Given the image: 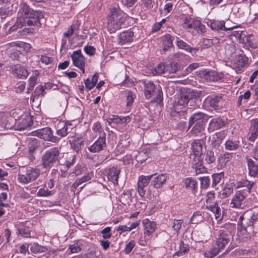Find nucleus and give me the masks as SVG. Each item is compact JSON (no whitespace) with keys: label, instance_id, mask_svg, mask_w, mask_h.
Masks as SVG:
<instances>
[{"label":"nucleus","instance_id":"57","mask_svg":"<svg viewBox=\"0 0 258 258\" xmlns=\"http://www.w3.org/2000/svg\"><path fill=\"white\" fill-rule=\"evenodd\" d=\"M109 124L114 123H122V117L117 116H113L112 118H108L107 120Z\"/></svg>","mask_w":258,"mask_h":258},{"label":"nucleus","instance_id":"31","mask_svg":"<svg viewBox=\"0 0 258 258\" xmlns=\"http://www.w3.org/2000/svg\"><path fill=\"white\" fill-rule=\"evenodd\" d=\"M93 177V173L89 172L82 178L77 179L73 184L72 188L76 189L79 186L81 185L85 182H87L91 179Z\"/></svg>","mask_w":258,"mask_h":258},{"label":"nucleus","instance_id":"55","mask_svg":"<svg viewBox=\"0 0 258 258\" xmlns=\"http://www.w3.org/2000/svg\"><path fill=\"white\" fill-rule=\"evenodd\" d=\"M78 28V27L76 25H71L68 28L67 32L63 33V36L66 37H71L74 33L75 30Z\"/></svg>","mask_w":258,"mask_h":258},{"label":"nucleus","instance_id":"54","mask_svg":"<svg viewBox=\"0 0 258 258\" xmlns=\"http://www.w3.org/2000/svg\"><path fill=\"white\" fill-rule=\"evenodd\" d=\"M101 233L102 234V236L104 239L109 238L111 236V228L107 227L103 229Z\"/></svg>","mask_w":258,"mask_h":258},{"label":"nucleus","instance_id":"21","mask_svg":"<svg viewBox=\"0 0 258 258\" xmlns=\"http://www.w3.org/2000/svg\"><path fill=\"white\" fill-rule=\"evenodd\" d=\"M176 43L177 47L179 48L183 49L186 52L191 53L192 55L195 54L199 50V48L191 47L185 42L179 39V38H177Z\"/></svg>","mask_w":258,"mask_h":258},{"label":"nucleus","instance_id":"16","mask_svg":"<svg viewBox=\"0 0 258 258\" xmlns=\"http://www.w3.org/2000/svg\"><path fill=\"white\" fill-rule=\"evenodd\" d=\"M186 28H193L198 32L203 33L205 31V26L198 19H190L184 24Z\"/></svg>","mask_w":258,"mask_h":258},{"label":"nucleus","instance_id":"63","mask_svg":"<svg viewBox=\"0 0 258 258\" xmlns=\"http://www.w3.org/2000/svg\"><path fill=\"white\" fill-rule=\"evenodd\" d=\"M188 101L189 100L188 97L185 96H181L178 101V104L180 106H184L188 103Z\"/></svg>","mask_w":258,"mask_h":258},{"label":"nucleus","instance_id":"13","mask_svg":"<svg viewBox=\"0 0 258 258\" xmlns=\"http://www.w3.org/2000/svg\"><path fill=\"white\" fill-rule=\"evenodd\" d=\"M154 175L144 176L141 175L139 177L138 181V191L139 194L143 197L146 193V190L144 187H146L150 182L151 178L153 177Z\"/></svg>","mask_w":258,"mask_h":258},{"label":"nucleus","instance_id":"23","mask_svg":"<svg viewBox=\"0 0 258 258\" xmlns=\"http://www.w3.org/2000/svg\"><path fill=\"white\" fill-rule=\"evenodd\" d=\"M134 33L129 30L121 33L119 36V43L120 44H124L133 41Z\"/></svg>","mask_w":258,"mask_h":258},{"label":"nucleus","instance_id":"18","mask_svg":"<svg viewBox=\"0 0 258 258\" xmlns=\"http://www.w3.org/2000/svg\"><path fill=\"white\" fill-rule=\"evenodd\" d=\"M142 224L144 226V234L148 236L152 235V233L155 231L157 228L155 222L151 221L147 219L143 220Z\"/></svg>","mask_w":258,"mask_h":258},{"label":"nucleus","instance_id":"52","mask_svg":"<svg viewBox=\"0 0 258 258\" xmlns=\"http://www.w3.org/2000/svg\"><path fill=\"white\" fill-rule=\"evenodd\" d=\"M195 125L192 127L191 131L195 134L200 132L203 128L204 122L195 123Z\"/></svg>","mask_w":258,"mask_h":258},{"label":"nucleus","instance_id":"19","mask_svg":"<svg viewBox=\"0 0 258 258\" xmlns=\"http://www.w3.org/2000/svg\"><path fill=\"white\" fill-rule=\"evenodd\" d=\"M14 75L19 79H25L28 76L27 69L21 64L15 65L12 69Z\"/></svg>","mask_w":258,"mask_h":258},{"label":"nucleus","instance_id":"14","mask_svg":"<svg viewBox=\"0 0 258 258\" xmlns=\"http://www.w3.org/2000/svg\"><path fill=\"white\" fill-rule=\"evenodd\" d=\"M226 22L224 21L212 20L208 23V26L214 31L231 30L238 27L237 25H233L232 27H226Z\"/></svg>","mask_w":258,"mask_h":258},{"label":"nucleus","instance_id":"28","mask_svg":"<svg viewBox=\"0 0 258 258\" xmlns=\"http://www.w3.org/2000/svg\"><path fill=\"white\" fill-rule=\"evenodd\" d=\"M247 165L249 170V174L251 176L255 177L258 174V164L251 159L247 160Z\"/></svg>","mask_w":258,"mask_h":258},{"label":"nucleus","instance_id":"59","mask_svg":"<svg viewBox=\"0 0 258 258\" xmlns=\"http://www.w3.org/2000/svg\"><path fill=\"white\" fill-rule=\"evenodd\" d=\"M70 249L72 253H77L81 251V247L78 243H75L70 246Z\"/></svg>","mask_w":258,"mask_h":258},{"label":"nucleus","instance_id":"53","mask_svg":"<svg viewBox=\"0 0 258 258\" xmlns=\"http://www.w3.org/2000/svg\"><path fill=\"white\" fill-rule=\"evenodd\" d=\"M134 95L133 94V92L131 91L128 92L126 96L127 106H131L133 104L134 101Z\"/></svg>","mask_w":258,"mask_h":258},{"label":"nucleus","instance_id":"47","mask_svg":"<svg viewBox=\"0 0 258 258\" xmlns=\"http://www.w3.org/2000/svg\"><path fill=\"white\" fill-rule=\"evenodd\" d=\"M233 188L230 184H226L222 191V195L224 198L229 197L233 192Z\"/></svg>","mask_w":258,"mask_h":258},{"label":"nucleus","instance_id":"29","mask_svg":"<svg viewBox=\"0 0 258 258\" xmlns=\"http://www.w3.org/2000/svg\"><path fill=\"white\" fill-rule=\"evenodd\" d=\"M205 114L202 112H198L194 114L189 119L188 128L196 123H199L200 122H204Z\"/></svg>","mask_w":258,"mask_h":258},{"label":"nucleus","instance_id":"30","mask_svg":"<svg viewBox=\"0 0 258 258\" xmlns=\"http://www.w3.org/2000/svg\"><path fill=\"white\" fill-rule=\"evenodd\" d=\"M183 183L187 189L192 191H195L197 188V181L192 177H188L184 179Z\"/></svg>","mask_w":258,"mask_h":258},{"label":"nucleus","instance_id":"11","mask_svg":"<svg viewBox=\"0 0 258 258\" xmlns=\"http://www.w3.org/2000/svg\"><path fill=\"white\" fill-rule=\"evenodd\" d=\"M246 196V193L242 192L241 190L236 191L231 199L230 207L232 208H241Z\"/></svg>","mask_w":258,"mask_h":258},{"label":"nucleus","instance_id":"4","mask_svg":"<svg viewBox=\"0 0 258 258\" xmlns=\"http://www.w3.org/2000/svg\"><path fill=\"white\" fill-rule=\"evenodd\" d=\"M60 152L57 148L47 150L42 157V165L45 168L50 169L59 161Z\"/></svg>","mask_w":258,"mask_h":258},{"label":"nucleus","instance_id":"20","mask_svg":"<svg viewBox=\"0 0 258 258\" xmlns=\"http://www.w3.org/2000/svg\"><path fill=\"white\" fill-rule=\"evenodd\" d=\"M120 172V169L115 167H112L108 169L107 178L114 185L118 184V178Z\"/></svg>","mask_w":258,"mask_h":258},{"label":"nucleus","instance_id":"26","mask_svg":"<svg viewBox=\"0 0 258 258\" xmlns=\"http://www.w3.org/2000/svg\"><path fill=\"white\" fill-rule=\"evenodd\" d=\"M224 125V121L219 118H213L210 122L208 130L210 132H213L218 130Z\"/></svg>","mask_w":258,"mask_h":258},{"label":"nucleus","instance_id":"22","mask_svg":"<svg viewBox=\"0 0 258 258\" xmlns=\"http://www.w3.org/2000/svg\"><path fill=\"white\" fill-rule=\"evenodd\" d=\"M167 178L168 176L166 174H160L151 181V185L156 188H161L165 184Z\"/></svg>","mask_w":258,"mask_h":258},{"label":"nucleus","instance_id":"48","mask_svg":"<svg viewBox=\"0 0 258 258\" xmlns=\"http://www.w3.org/2000/svg\"><path fill=\"white\" fill-rule=\"evenodd\" d=\"M222 101V97L219 96H214L210 101V105L213 108H217L219 106V103Z\"/></svg>","mask_w":258,"mask_h":258},{"label":"nucleus","instance_id":"25","mask_svg":"<svg viewBox=\"0 0 258 258\" xmlns=\"http://www.w3.org/2000/svg\"><path fill=\"white\" fill-rule=\"evenodd\" d=\"M249 133L250 136L249 137V140L253 142L258 136V118H256L251 121Z\"/></svg>","mask_w":258,"mask_h":258},{"label":"nucleus","instance_id":"5","mask_svg":"<svg viewBox=\"0 0 258 258\" xmlns=\"http://www.w3.org/2000/svg\"><path fill=\"white\" fill-rule=\"evenodd\" d=\"M144 86V93L146 99H149L152 97L156 96L160 99L162 92L161 87H156L155 84L151 81H144L143 82Z\"/></svg>","mask_w":258,"mask_h":258},{"label":"nucleus","instance_id":"58","mask_svg":"<svg viewBox=\"0 0 258 258\" xmlns=\"http://www.w3.org/2000/svg\"><path fill=\"white\" fill-rule=\"evenodd\" d=\"M26 87V83L24 81L18 82L16 85V91L21 93L24 91Z\"/></svg>","mask_w":258,"mask_h":258},{"label":"nucleus","instance_id":"42","mask_svg":"<svg viewBox=\"0 0 258 258\" xmlns=\"http://www.w3.org/2000/svg\"><path fill=\"white\" fill-rule=\"evenodd\" d=\"M221 249V248H219V246L216 245L211 250L206 251L205 256L207 258H213L219 253Z\"/></svg>","mask_w":258,"mask_h":258},{"label":"nucleus","instance_id":"49","mask_svg":"<svg viewBox=\"0 0 258 258\" xmlns=\"http://www.w3.org/2000/svg\"><path fill=\"white\" fill-rule=\"evenodd\" d=\"M18 234L24 237H29L31 236L30 230L28 228L22 227L18 229Z\"/></svg>","mask_w":258,"mask_h":258},{"label":"nucleus","instance_id":"38","mask_svg":"<svg viewBox=\"0 0 258 258\" xmlns=\"http://www.w3.org/2000/svg\"><path fill=\"white\" fill-rule=\"evenodd\" d=\"M189 250V247L188 245H185V244L182 242H181L179 244V249L173 254V256H183L185 253H187Z\"/></svg>","mask_w":258,"mask_h":258},{"label":"nucleus","instance_id":"32","mask_svg":"<svg viewBox=\"0 0 258 258\" xmlns=\"http://www.w3.org/2000/svg\"><path fill=\"white\" fill-rule=\"evenodd\" d=\"M173 37L169 34L165 35L163 40V50L166 51L173 46Z\"/></svg>","mask_w":258,"mask_h":258},{"label":"nucleus","instance_id":"17","mask_svg":"<svg viewBox=\"0 0 258 258\" xmlns=\"http://www.w3.org/2000/svg\"><path fill=\"white\" fill-rule=\"evenodd\" d=\"M199 76L201 78L207 81H217L220 77L217 73L214 71L207 70H202L199 72Z\"/></svg>","mask_w":258,"mask_h":258},{"label":"nucleus","instance_id":"34","mask_svg":"<svg viewBox=\"0 0 258 258\" xmlns=\"http://www.w3.org/2000/svg\"><path fill=\"white\" fill-rule=\"evenodd\" d=\"M239 146V142L238 141H232L228 140L225 143V148L226 150L230 151L236 150Z\"/></svg>","mask_w":258,"mask_h":258},{"label":"nucleus","instance_id":"15","mask_svg":"<svg viewBox=\"0 0 258 258\" xmlns=\"http://www.w3.org/2000/svg\"><path fill=\"white\" fill-rule=\"evenodd\" d=\"M105 140V133H103V136L100 137L93 145L88 147L89 151L92 153H96L103 150L106 147Z\"/></svg>","mask_w":258,"mask_h":258},{"label":"nucleus","instance_id":"12","mask_svg":"<svg viewBox=\"0 0 258 258\" xmlns=\"http://www.w3.org/2000/svg\"><path fill=\"white\" fill-rule=\"evenodd\" d=\"M71 57L75 66L79 68L82 71V73L85 72V58L82 54L81 50L74 51L71 55Z\"/></svg>","mask_w":258,"mask_h":258},{"label":"nucleus","instance_id":"40","mask_svg":"<svg viewBox=\"0 0 258 258\" xmlns=\"http://www.w3.org/2000/svg\"><path fill=\"white\" fill-rule=\"evenodd\" d=\"M39 75V73L38 71L36 70L34 72V75L31 76L28 80L29 87L28 89L29 90H32L37 82V76Z\"/></svg>","mask_w":258,"mask_h":258},{"label":"nucleus","instance_id":"2","mask_svg":"<svg viewBox=\"0 0 258 258\" xmlns=\"http://www.w3.org/2000/svg\"><path fill=\"white\" fill-rule=\"evenodd\" d=\"M110 14L108 17L107 29L110 33H112L121 28L125 19L123 12L118 6L113 7Z\"/></svg>","mask_w":258,"mask_h":258},{"label":"nucleus","instance_id":"36","mask_svg":"<svg viewBox=\"0 0 258 258\" xmlns=\"http://www.w3.org/2000/svg\"><path fill=\"white\" fill-rule=\"evenodd\" d=\"M203 216L200 211H197L194 213L192 217L190 218V222L194 224H197L200 223L203 221Z\"/></svg>","mask_w":258,"mask_h":258},{"label":"nucleus","instance_id":"3","mask_svg":"<svg viewBox=\"0 0 258 258\" xmlns=\"http://www.w3.org/2000/svg\"><path fill=\"white\" fill-rule=\"evenodd\" d=\"M234 229L235 225L228 223L219 230V234L216 242V245L219 246V248L223 249L228 243Z\"/></svg>","mask_w":258,"mask_h":258},{"label":"nucleus","instance_id":"33","mask_svg":"<svg viewBox=\"0 0 258 258\" xmlns=\"http://www.w3.org/2000/svg\"><path fill=\"white\" fill-rule=\"evenodd\" d=\"M195 163L193 165V168L195 169L197 174L203 173L206 172L207 169L202 164V161H198L197 159H195Z\"/></svg>","mask_w":258,"mask_h":258},{"label":"nucleus","instance_id":"39","mask_svg":"<svg viewBox=\"0 0 258 258\" xmlns=\"http://www.w3.org/2000/svg\"><path fill=\"white\" fill-rule=\"evenodd\" d=\"M180 66L178 63H170L166 65V73L173 74L176 73L180 70Z\"/></svg>","mask_w":258,"mask_h":258},{"label":"nucleus","instance_id":"10","mask_svg":"<svg viewBox=\"0 0 258 258\" xmlns=\"http://www.w3.org/2000/svg\"><path fill=\"white\" fill-rule=\"evenodd\" d=\"M33 136L44 139L46 141H49L52 142L56 141V138L53 136L51 129L49 127H44L39 129L33 132Z\"/></svg>","mask_w":258,"mask_h":258},{"label":"nucleus","instance_id":"35","mask_svg":"<svg viewBox=\"0 0 258 258\" xmlns=\"http://www.w3.org/2000/svg\"><path fill=\"white\" fill-rule=\"evenodd\" d=\"M210 140L213 146L217 147L222 143L223 136L221 133H217L214 134L211 137H210Z\"/></svg>","mask_w":258,"mask_h":258},{"label":"nucleus","instance_id":"62","mask_svg":"<svg viewBox=\"0 0 258 258\" xmlns=\"http://www.w3.org/2000/svg\"><path fill=\"white\" fill-rule=\"evenodd\" d=\"M40 60L42 62V63H44L46 65H47L51 63L52 62L53 59L52 57H48L46 55H43L41 56Z\"/></svg>","mask_w":258,"mask_h":258},{"label":"nucleus","instance_id":"61","mask_svg":"<svg viewBox=\"0 0 258 258\" xmlns=\"http://www.w3.org/2000/svg\"><path fill=\"white\" fill-rule=\"evenodd\" d=\"M35 93L36 95L40 96V95H44L45 94V88L43 85H39L38 86L35 90Z\"/></svg>","mask_w":258,"mask_h":258},{"label":"nucleus","instance_id":"64","mask_svg":"<svg viewBox=\"0 0 258 258\" xmlns=\"http://www.w3.org/2000/svg\"><path fill=\"white\" fill-rule=\"evenodd\" d=\"M84 50L85 52L89 55H93L95 51V49L93 46H86Z\"/></svg>","mask_w":258,"mask_h":258},{"label":"nucleus","instance_id":"45","mask_svg":"<svg viewBox=\"0 0 258 258\" xmlns=\"http://www.w3.org/2000/svg\"><path fill=\"white\" fill-rule=\"evenodd\" d=\"M232 158L231 153L226 152L222 155L220 158L219 161L221 163V165H225L226 163L229 162Z\"/></svg>","mask_w":258,"mask_h":258},{"label":"nucleus","instance_id":"6","mask_svg":"<svg viewBox=\"0 0 258 258\" xmlns=\"http://www.w3.org/2000/svg\"><path fill=\"white\" fill-rule=\"evenodd\" d=\"M40 171L38 168H29L23 173L18 174V181L23 184H28L35 180L40 175Z\"/></svg>","mask_w":258,"mask_h":258},{"label":"nucleus","instance_id":"60","mask_svg":"<svg viewBox=\"0 0 258 258\" xmlns=\"http://www.w3.org/2000/svg\"><path fill=\"white\" fill-rule=\"evenodd\" d=\"M182 221L181 220L175 219L173 221L172 227L174 230L178 232L181 227Z\"/></svg>","mask_w":258,"mask_h":258},{"label":"nucleus","instance_id":"43","mask_svg":"<svg viewBox=\"0 0 258 258\" xmlns=\"http://www.w3.org/2000/svg\"><path fill=\"white\" fill-rule=\"evenodd\" d=\"M152 72L154 75H161L163 73H166V66L163 63H160L157 67L154 69Z\"/></svg>","mask_w":258,"mask_h":258},{"label":"nucleus","instance_id":"51","mask_svg":"<svg viewBox=\"0 0 258 258\" xmlns=\"http://www.w3.org/2000/svg\"><path fill=\"white\" fill-rule=\"evenodd\" d=\"M120 201L124 205L128 203L131 201V194L129 192H124L120 196Z\"/></svg>","mask_w":258,"mask_h":258},{"label":"nucleus","instance_id":"9","mask_svg":"<svg viewBox=\"0 0 258 258\" xmlns=\"http://www.w3.org/2000/svg\"><path fill=\"white\" fill-rule=\"evenodd\" d=\"M56 135L61 137H66L73 129L72 124L68 121L57 119L54 122Z\"/></svg>","mask_w":258,"mask_h":258},{"label":"nucleus","instance_id":"44","mask_svg":"<svg viewBox=\"0 0 258 258\" xmlns=\"http://www.w3.org/2000/svg\"><path fill=\"white\" fill-rule=\"evenodd\" d=\"M54 192L52 190H49L47 188H41L38 191L37 196L46 197L52 196Z\"/></svg>","mask_w":258,"mask_h":258},{"label":"nucleus","instance_id":"37","mask_svg":"<svg viewBox=\"0 0 258 258\" xmlns=\"http://www.w3.org/2000/svg\"><path fill=\"white\" fill-rule=\"evenodd\" d=\"M30 250L34 253H40L46 252L47 248L46 247L41 246L37 243H33L30 247Z\"/></svg>","mask_w":258,"mask_h":258},{"label":"nucleus","instance_id":"41","mask_svg":"<svg viewBox=\"0 0 258 258\" xmlns=\"http://www.w3.org/2000/svg\"><path fill=\"white\" fill-rule=\"evenodd\" d=\"M205 160L206 162L208 164L214 163L216 161V156L214 152L210 150L207 151L205 155Z\"/></svg>","mask_w":258,"mask_h":258},{"label":"nucleus","instance_id":"7","mask_svg":"<svg viewBox=\"0 0 258 258\" xmlns=\"http://www.w3.org/2000/svg\"><path fill=\"white\" fill-rule=\"evenodd\" d=\"M206 208L213 213L216 219L221 217V212L220 208L218 206L214 197V193L209 192L206 196Z\"/></svg>","mask_w":258,"mask_h":258},{"label":"nucleus","instance_id":"8","mask_svg":"<svg viewBox=\"0 0 258 258\" xmlns=\"http://www.w3.org/2000/svg\"><path fill=\"white\" fill-rule=\"evenodd\" d=\"M258 219V210L253 211L252 215L250 219L246 220L243 216H241L239 218L238 224L240 226V230L243 235L247 233L246 227L253 225L254 222Z\"/></svg>","mask_w":258,"mask_h":258},{"label":"nucleus","instance_id":"27","mask_svg":"<svg viewBox=\"0 0 258 258\" xmlns=\"http://www.w3.org/2000/svg\"><path fill=\"white\" fill-rule=\"evenodd\" d=\"M191 149L195 156V159L200 160V156L202 154V146L200 142L194 141L191 144Z\"/></svg>","mask_w":258,"mask_h":258},{"label":"nucleus","instance_id":"46","mask_svg":"<svg viewBox=\"0 0 258 258\" xmlns=\"http://www.w3.org/2000/svg\"><path fill=\"white\" fill-rule=\"evenodd\" d=\"M92 130L94 133L100 135V137L103 136V133H105L101 124L98 122H96L93 124Z\"/></svg>","mask_w":258,"mask_h":258},{"label":"nucleus","instance_id":"1","mask_svg":"<svg viewBox=\"0 0 258 258\" xmlns=\"http://www.w3.org/2000/svg\"><path fill=\"white\" fill-rule=\"evenodd\" d=\"M42 17L41 12L33 11L26 4H21L18 13L16 25L11 27L10 30L14 31L18 27H21L26 25L38 27L40 25L39 20Z\"/></svg>","mask_w":258,"mask_h":258},{"label":"nucleus","instance_id":"24","mask_svg":"<svg viewBox=\"0 0 258 258\" xmlns=\"http://www.w3.org/2000/svg\"><path fill=\"white\" fill-rule=\"evenodd\" d=\"M254 182H250L247 180L242 179L236 183V188H244L243 190H241L242 192L246 193L247 195V193H249L251 190V188L254 185Z\"/></svg>","mask_w":258,"mask_h":258},{"label":"nucleus","instance_id":"56","mask_svg":"<svg viewBox=\"0 0 258 258\" xmlns=\"http://www.w3.org/2000/svg\"><path fill=\"white\" fill-rule=\"evenodd\" d=\"M135 245V242L134 240L130 241L125 246L124 252L126 254L130 253Z\"/></svg>","mask_w":258,"mask_h":258},{"label":"nucleus","instance_id":"50","mask_svg":"<svg viewBox=\"0 0 258 258\" xmlns=\"http://www.w3.org/2000/svg\"><path fill=\"white\" fill-rule=\"evenodd\" d=\"M224 177V174L222 172L214 174L212 175L213 185H216L220 183L222 178Z\"/></svg>","mask_w":258,"mask_h":258}]
</instances>
